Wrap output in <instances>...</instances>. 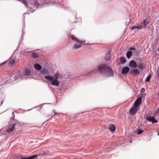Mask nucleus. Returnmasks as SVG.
<instances>
[{"mask_svg": "<svg viewBox=\"0 0 159 159\" xmlns=\"http://www.w3.org/2000/svg\"><path fill=\"white\" fill-rule=\"evenodd\" d=\"M98 70L101 74L107 73V77L113 76L114 72L111 68L106 65L102 64L99 65L98 67Z\"/></svg>", "mask_w": 159, "mask_h": 159, "instance_id": "nucleus-1", "label": "nucleus"}, {"mask_svg": "<svg viewBox=\"0 0 159 159\" xmlns=\"http://www.w3.org/2000/svg\"><path fill=\"white\" fill-rule=\"evenodd\" d=\"M30 4L31 6H29V9L30 8L32 9L33 11V12L34 11V10H36L37 9L38 6H39V3L37 1H32L30 2Z\"/></svg>", "mask_w": 159, "mask_h": 159, "instance_id": "nucleus-2", "label": "nucleus"}, {"mask_svg": "<svg viewBox=\"0 0 159 159\" xmlns=\"http://www.w3.org/2000/svg\"><path fill=\"white\" fill-rule=\"evenodd\" d=\"M70 37L73 40L75 41L78 43L83 44L86 41L85 40H82L79 39L73 34L70 35Z\"/></svg>", "mask_w": 159, "mask_h": 159, "instance_id": "nucleus-3", "label": "nucleus"}, {"mask_svg": "<svg viewBox=\"0 0 159 159\" xmlns=\"http://www.w3.org/2000/svg\"><path fill=\"white\" fill-rule=\"evenodd\" d=\"M139 109V108L133 105L129 111L130 115H133L136 114Z\"/></svg>", "mask_w": 159, "mask_h": 159, "instance_id": "nucleus-4", "label": "nucleus"}, {"mask_svg": "<svg viewBox=\"0 0 159 159\" xmlns=\"http://www.w3.org/2000/svg\"><path fill=\"white\" fill-rule=\"evenodd\" d=\"M142 102V98L141 97H139L134 103V105L139 108V106Z\"/></svg>", "mask_w": 159, "mask_h": 159, "instance_id": "nucleus-5", "label": "nucleus"}, {"mask_svg": "<svg viewBox=\"0 0 159 159\" xmlns=\"http://www.w3.org/2000/svg\"><path fill=\"white\" fill-rule=\"evenodd\" d=\"M16 125V124H14L12 125H9L7 130V132L10 133L14 131L15 129V126Z\"/></svg>", "mask_w": 159, "mask_h": 159, "instance_id": "nucleus-6", "label": "nucleus"}, {"mask_svg": "<svg viewBox=\"0 0 159 159\" xmlns=\"http://www.w3.org/2000/svg\"><path fill=\"white\" fill-rule=\"evenodd\" d=\"M146 119L148 121L152 122V123H157V120H155L154 117L148 116L146 117Z\"/></svg>", "mask_w": 159, "mask_h": 159, "instance_id": "nucleus-7", "label": "nucleus"}, {"mask_svg": "<svg viewBox=\"0 0 159 159\" xmlns=\"http://www.w3.org/2000/svg\"><path fill=\"white\" fill-rule=\"evenodd\" d=\"M129 66L130 67L135 68L137 67V63L134 61L131 60L129 62Z\"/></svg>", "mask_w": 159, "mask_h": 159, "instance_id": "nucleus-8", "label": "nucleus"}, {"mask_svg": "<svg viewBox=\"0 0 159 159\" xmlns=\"http://www.w3.org/2000/svg\"><path fill=\"white\" fill-rule=\"evenodd\" d=\"M129 70V68L128 66H125L122 69V73L125 75L128 73Z\"/></svg>", "mask_w": 159, "mask_h": 159, "instance_id": "nucleus-9", "label": "nucleus"}, {"mask_svg": "<svg viewBox=\"0 0 159 159\" xmlns=\"http://www.w3.org/2000/svg\"><path fill=\"white\" fill-rule=\"evenodd\" d=\"M130 72L132 73V74L134 75H139L140 74L139 70L137 69H133L132 70H131Z\"/></svg>", "mask_w": 159, "mask_h": 159, "instance_id": "nucleus-10", "label": "nucleus"}, {"mask_svg": "<svg viewBox=\"0 0 159 159\" xmlns=\"http://www.w3.org/2000/svg\"><path fill=\"white\" fill-rule=\"evenodd\" d=\"M51 84L53 86H58L60 84V83L57 80H52Z\"/></svg>", "mask_w": 159, "mask_h": 159, "instance_id": "nucleus-11", "label": "nucleus"}, {"mask_svg": "<svg viewBox=\"0 0 159 159\" xmlns=\"http://www.w3.org/2000/svg\"><path fill=\"white\" fill-rule=\"evenodd\" d=\"M34 67L35 69L38 70H40L42 68V66L40 65L37 63L34 64Z\"/></svg>", "mask_w": 159, "mask_h": 159, "instance_id": "nucleus-12", "label": "nucleus"}, {"mask_svg": "<svg viewBox=\"0 0 159 159\" xmlns=\"http://www.w3.org/2000/svg\"><path fill=\"white\" fill-rule=\"evenodd\" d=\"M37 157V155H34L28 157H25L23 156H21V159H34Z\"/></svg>", "mask_w": 159, "mask_h": 159, "instance_id": "nucleus-13", "label": "nucleus"}, {"mask_svg": "<svg viewBox=\"0 0 159 159\" xmlns=\"http://www.w3.org/2000/svg\"><path fill=\"white\" fill-rule=\"evenodd\" d=\"M143 28L142 25H140L137 26H133L131 27V29L134 30V29H141Z\"/></svg>", "mask_w": 159, "mask_h": 159, "instance_id": "nucleus-14", "label": "nucleus"}, {"mask_svg": "<svg viewBox=\"0 0 159 159\" xmlns=\"http://www.w3.org/2000/svg\"><path fill=\"white\" fill-rule=\"evenodd\" d=\"M18 1L21 2L27 8L29 9V5L27 3L26 0H18Z\"/></svg>", "mask_w": 159, "mask_h": 159, "instance_id": "nucleus-15", "label": "nucleus"}, {"mask_svg": "<svg viewBox=\"0 0 159 159\" xmlns=\"http://www.w3.org/2000/svg\"><path fill=\"white\" fill-rule=\"evenodd\" d=\"M148 22H147L146 20H144L141 23V25H142L143 28H145L147 25L148 24Z\"/></svg>", "mask_w": 159, "mask_h": 159, "instance_id": "nucleus-16", "label": "nucleus"}, {"mask_svg": "<svg viewBox=\"0 0 159 159\" xmlns=\"http://www.w3.org/2000/svg\"><path fill=\"white\" fill-rule=\"evenodd\" d=\"M109 129L112 132L114 131L116 129L115 126L113 124L109 126Z\"/></svg>", "mask_w": 159, "mask_h": 159, "instance_id": "nucleus-17", "label": "nucleus"}, {"mask_svg": "<svg viewBox=\"0 0 159 159\" xmlns=\"http://www.w3.org/2000/svg\"><path fill=\"white\" fill-rule=\"evenodd\" d=\"M60 74L58 72H57L56 74L53 75V78L55 80H57L60 77Z\"/></svg>", "mask_w": 159, "mask_h": 159, "instance_id": "nucleus-18", "label": "nucleus"}, {"mask_svg": "<svg viewBox=\"0 0 159 159\" xmlns=\"http://www.w3.org/2000/svg\"><path fill=\"white\" fill-rule=\"evenodd\" d=\"M44 78L46 79L49 81H52L54 79V78L53 77L50 76H46Z\"/></svg>", "mask_w": 159, "mask_h": 159, "instance_id": "nucleus-19", "label": "nucleus"}, {"mask_svg": "<svg viewBox=\"0 0 159 159\" xmlns=\"http://www.w3.org/2000/svg\"><path fill=\"white\" fill-rule=\"evenodd\" d=\"M120 62L122 64H124L126 62L125 58L124 57H121L120 58Z\"/></svg>", "mask_w": 159, "mask_h": 159, "instance_id": "nucleus-20", "label": "nucleus"}, {"mask_svg": "<svg viewBox=\"0 0 159 159\" xmlns=\"http://www.w3.org/2000/svg\"><path fill=\"white\" fill-rule=\"evenodd\" d=\"M77 44V43L75 44L73 46V49H77L80 48L81 47V44Z\"/></svg>", "mask_w": 159, "mask_h": 159, "instance_id": "nucleus-21", "label": "nucleus"}, {"mask_svg": "<svg viewBox=\"0 0 159 159\" xmlns=\"http://www.w3.org/2000/svg\"><path fill=\"white\" fill-rule=\"evenodd\" d=\"M111 57V54L110 53H107L105 57V59L106 61L109 60Z\"/></svg>", "mask_w": 159, "mask_h": 159, "instance_id": "nucleus-22", "label": "nucleus"}, {"mask_svg": "<svg viewBox=\"0 0 159 159\" xmlns=\"http://www.w3.org/2000/svg\"><path fill=\"white\" fill-rule=\"evenodd\" d=\"M132 52L131 51H129L127 52L126 56L128 58H129L132 56Z\"/></svg>", "mask_w": 159, "mask_h": 159, "instance_id": "nucleus-23", "label": "nucleus"}, {"mask_svg": "<svg viewBox=\"0 0 159 159\" xmlns=\"http://www.w3.org/2000/svg\"><path fill=\"white\" fill-rule=\"evenodd\" d=\"M138 67L140 70L143 69H144V66L142 63H140L138 65Z\"/></svg>", "mask_w": 159, "mask_h": 159, "instance_id": "nucleus-24", "label": "nucleus"}, {"mask_svg": "<svg viewBox=\"0 0 159 159\" xmlns=\"http://www.w3.org/2000/svg\"><path fill=\"white\" fill-rule=\"evenodd\" d=\"M31 73L30 71L29 70H26L25 71L24 74L25 75H29Z\"/></svg>", "mask_w": 159, "mask_h": 159, "instance_id": "nucleus-25", "label": "nucleus"}, {"mask_svg": "<svg viewBox=\"0 0 159 159\" xmlns=\"http://www.w3.org/2000/svg\"><path fill=\"white\" fill-rule=\"evenodd\" d=\"M151 77V75H149L146 78L145 81L146 82H148L150 80V79Z\"/></svg>", "mask_w": 159, "mask_h": 159, "instance_id": "nucleus-26", "label": "nucleus"}, {"mask_svg": "<svg viewBox=\"0 0 159 159\" xmlns=\"http://www.w3.org/2000/svg\"><path fill=\"white\" fill-rule=\"evenodd\" d=\"M48 72L47 70L45 69H43L41 71V73L42 74H45L47 73Z\"/></svg>", "mask_w": 159, "mask_h": 159, "instance_id": "nucleus-27", "label": "nucleus"}, {"mask_svg": "<svg viewBox=\"0 0 159 159\" xmlns=\"http://www.w3.org/2000/svg\"><path fill=\"white\" fill-rule=\"evenodd\" d=\"M32 56L34 58H36L38 57L37 54L35 53H33L32 54Z\"/></svg>", "mask_w": 159, "mask_h": 159, "instance_id": "nucleus-28", "label": "nucleus"}, {"mask_svg": "<svg viewBox=\"0 0 159 159\" xmlns=\"http://www.w3.org/2000/svg\"><path fill=\"white\" fill-rule=\"evenodd\" d=\"M143 132V130H140V129H139L138 130V131L137 132V134H141Z\"/></svg>", "mask_w": 159, "mask_h": 159, "instance_id": "nucleus-29", "label": "nucleus"}, {"mask_svg": "<svg viewBox=\"0 0 159 159\" xmlns=\"http://www.w3.org/2000/svg\"><path fill=\"white\" fill-rule=\"evenodd\" d=\"M129 49L130 50H135V48H134L130 47Z\"/></svg>", "mask_w": 159, "mask_h": 159, "instance_id": "nucleus-30", "label": "nucleus"}, {"mask_svg": "<svg viewBox=\"0 0 159 159\" xmlns=\"http://www.w3.org/2000/svg\"><path fill=\"white\" fill-rule=\"evenodd\" d=\"M134 52V53H138L136 51V50H135V51Z\"/></svg>", "mask_w": 159, "mask_h": 159, "instance_id": "nucleus-31", "label": "nucleus"}, {"mask_svg": "<svg viewBox=\"0 0 159 159\" xmlns=\"http://www.w3.org/2000/svg\"><path fill=\"white\" fill-rule=\"evenodd\" d=\"M96 72H97V71H95V72H94V70H93V73H96Z\"/></svg>", "mask_w": 159, "mask_h": 159, "instance_id": "nucleus-32", "label": "nucleus"}, {"mask_svg": "<svg viewBox=\"0 0 159 159\" xmlns=\"http://www.w3.org/2000/svg\"><path fill=\"white\" fill-rule=\"evenodd\" d=\"M157 135H159V132L158 133V134H157Z\"/></svg>", "mask_w": 159, "mask_h": 159, "instance_id": "nucleus-33", "label": "nucleus"}, {"mask_svg": "<svg viewBox=\"0 0 159 159\" xmlns=\"http://www.w3.org/2000/svg\"><path fill=\"white\" fill-rule=\"evenodd\" d=\"M158 76L159 77V73L158 74Z\"/></svg>", "mask_w": 159, "mask_h": 159, "instance_id": "nucleus-34", "label": "nucleus"}, {"mask_svg": "<svg viewBox=\"0 0 159 159\" xmlns=\"http://www.w3.org/2000/svg\"><path fill=\"white\" fill-rule=\"evenodd\" d=\"M2 102H3L2 101V102H1V104H2Z\"/></svg>", "mask_w": 159, "mask_h": 159, "instance_id": "nucleus-35", "label": "nucleus"}]
</instances>
